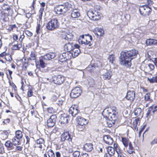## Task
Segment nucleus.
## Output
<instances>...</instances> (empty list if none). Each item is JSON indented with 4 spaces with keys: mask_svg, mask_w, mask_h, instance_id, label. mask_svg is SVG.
<instances>
[{
    "mask_svg": "<svg viewBox=\"0 0 157 157\" xmlns=\"http://www.w3.org/2000/svg\"><path fill=\"white\" fill-rule=\"evenodd\" d=\"M151 94L149 93H147L144 96V100L146 101H149L151 102L152 100L150 98Z\"/></svg>",
    "mask_w": 157,
    "mask_h": 157,
    "instance_id": "c9c22d12",
    "label": "nucleus"
},
{
    "mask_svg": "<svg viewBox=\"0 0 157 157\" xmlns=\"http://www.w3.org/2000/svg\"><path fill=\"white\" fill-rule=\"evenodd\" d=\"M5 145L8 150H11L14 148L13 143L10 140L7 141L5 143Z\"/></svg>",
    "mask_w": 157,
    "mask_h": 157,
    "instance_id": "b1692460",
    "label": "nucleus"
},
{
    "mask_svg": "<svg viewBox=\"0 0 157 157\" xmlns=\"http://www.w3.org/2000/svg\"><path fill=\"white\" fill-rule=\"evenodd\" d=\"M69 112L72 116L75 117L79 112L77 105H72L69 108Z\"/></svg>",
    "mask_w": 157,
    "mask_h": 157,
    "instance_id": "9b49d317",
    "label": "nucleus"
},
{
    "mask_svg": "<svg viewBox=\"0 0 157 157\" xmlns=\"http://www.w3.org/2000/svg\"><path fill=\"white\" fill-rule=\"evenodd\" d=\"M142 109L140 108H138L135 110L134 114L136 116H139L141 115Z\"/></svg>",
    "mask_w": 157,
    "mask_h": 157,
    "instance_id": "f704fd0d",
    "label": "nucleus"
},
{
    "mask_svg": "<svg viewBox=\"0 0 157 157\" xmlns=\"http://www.w3.org/2000/svg\"><path fill=\"white\" fill-rule=\"evenodd\" d=\"M57 98V96L55 94H54L52 97L51 99L52 101H55L56 100Z\"/></svg>",
    "mask_w": 157,
    "mask_h": 157,
    "instance_id": "680f3d73",
    "label": "nucleus"
},
{
    "mask_svg": "<svg viewBox=\"0 0 157 157\" xmlns=\"http://www.w3.org/2000/svg\"><path fill=\"white\" fill-rule=\"evenodd\" d=\"M92 40V36L88 35L86 36V38L84 35H82L80 36L78 41L79 44H82L88 45L89 46L91 45V41Z\"/></svg>",
    "mask_w": 157,
    "mask_h": 157,
    "instance_id": "39448f33",
    "label": "nucleus"
},
{
    "mask_svg": "<svg viewBox=\"0 0 157 157\" xmlns=\"http://www.w3.org/2000/svg\"><path fill=\"white\" fill-rule=\"evenodd\" d=\"M99 6H95L93 10H89L87 14L89 17L94 21L98 20L100 18V8Z\"/></svg>",
    "mask_w": 157,
    "mask_h": 157,
    "instance_id": "20e7f679",
    "label": "nucleus"
},
{
    "mask_svg": "<svg viewBox=\"0 0 157 157\" xmlns=\"http://www.w3.org/2000/svg\"><path fill=\"white\" fill-rule=\"evenodd\" d=\"M80 16V13L78 9H74L71 12V17L73 18H78Z\"/></svg>",
    "mask_w": 157,
    "mask_h": 157,
    "instance_id": "5701e85b",
    "label": "nucleus"
},
{
    "mask_svg": "<svg viewBox=\"0 0 157 157\" xmlns=\"http://www.w3.org/2000/svg\"><path fill=\"white\" fill-rule=\"evenodd\" d=\"M57 120V117L56 115H53L47 120V125L49 128L53 127L55 124Z\"/></svg>",
    "mask_w": 157,
    "mask_h": 157,
    "instance_id": "f8f14e48",
    "label": "nucleus"
},
{
    "mask_svg": "<svg viewBox=\"0 0 157 157\" xmlns=\"http://www.w3.org/2000/svg\"><path fill=\"white\" fill-rule=\"evenodd\" d=\"M147 69L148 71H151L155 68V66L153 64L151 63L148 64L146 65Z\"/></svg>",
    "mask_w": 157,
    "mask_h": 157,
    "instance_id": "4c0bfd02",
    "label": "nucleus"
},
{
    "mask_svg": "<svg viewBox=\"0 0 157 157\" xmlns=\"http://www.w3.org/2000/svg\"><path fill=\"white\" fill-rule=\"evenodd\" d=\"M108 60L110 63L113 64V61L115 60L114 56L113 55H110L108 57Z\"/></svg>",
    "mask_w": 157,
    "mask_h": 157,
    "instance_id": "a19ab883",
    "label": "nucleus"
},
{
    "mask_svg": "<svg viewBox=\"0 0 157 157\" xmlns=\"http://www.w3.org/2000/svg\"><path fill=\"white\" fill-rule=\"evenodd\" d=\"M153 109V105L151 106H150L149 107L146 113L147 117L151 113V111Z\"/></svg>",
    "mask_w": 157,
    "mask_h": 157,
    "instance_id": "8fccbe9b",
    "label": "nucleus"
},
{
    "mask_svg": "<svg viewBox=\"0 0 157 157\" xmlns=\"http://www.w3.org/2000/svg\"><path fill=\"white\" fill-rule=\"evenodd\" d=\"M2 10L5 11L9 12L11 9L10 6L6 3H4L2 6Z\"/></svg>",
    "mask_w": 157,
    "mask_h": 157,
    "instance_id": "c756f323",
    "label": "nucleus"
},
{
    "mask_svg": "<svg viewBox=\"0 0 157 157\" xmlns=\"http://www.w3.org/2000/svg\"><path fill=\"white\" fill-rule=\"evenodd\" d=\"M139 10L141 14L144 16H148L151 11V8L147 5L142 6L140 7Z\"/></svg>",
    "mask_w": 157,
    "mask_h": 157,
    "instance_id": "0eeeda50",
    "label": "nucleus"
},
{
    "mask_svg": "<svg viewBox=\"0 0 157 157\" xmlns=\"http://www.w3.org/2000/svg\"><path fill=\"white\" fill-rule=\"evenodd\" d=\"M40 25L38 24L36 27V32L37 34L40 33Z\"/></svg>",
    "mask_w": 157,
    "mask_h": 157,
    "instance_id": "13d9d810",
    "label": "nucleus"
},
{
    "mask_svg": "<svg viewBox=\"0 0 157 157\" xmlns=\"http://www.w3.org/2000/svg\"><path fill=\"white\" fill-rule=\"evenodd\" d=\"M140 119L139 118H136L133 122V129L136 131L138 130L137 125L139 124Z\"/></svg>",
    "mask_w": 157,
    "mask_h": 157,
    "instance_id": "bb28decb",
    "label": "nucleus"
},
{
    "mask_svg": "<svg viewBox=\"0 0 157 157\" xmlns=\"http://www.w3.org/2000/svg\"><path fill=\"white\" fill-rule=\"evenodd\" d=\"M128 152L130 154H132L134 152L133 147L131 142L129 143Z\"/></svg>",
    "mask_w": 157,
    "mask_h": 157,
    "instance_id": "e433bc0d",
    "label": "nucleus"
},
{
    "mask_svg": "<svg viewBox=\"0 0 157 157\" xmlns=\"http://www.w3.org/2000/svg\"><path fill=\"white\" fill-rule=\"evenodd\" d=\"M82 93L81 89L79 87H77L72 90L70 96L72 98H75L79 96Z\"/></svg>",
    "mask_w": 157,
    "mask_h": 157,
    "instance_id": "1a4fd4ad",
    "label": "nucleus"
},
{
    "mask_svg": "<svg viewBox=\"0 0 157 157\" xmlns=\"http://www.w3.org/2000/svg\"><path fill=\"white\" fill-rule=\"evenodd\" d=\"M16 28V25L14 24L10 25L8 27H7L6 29L10 32L11 31H12L14 29Z\"/></svg>",
    "mask_w": 157,
    "mask_h": 157,
    "instance_id": "ea45409f",
    "label": "nucleus"
},
{
    "mask_svg": "<svg viewBox=\"0 0 157 157\" xmlns=\"http://www.w3.org/2000/svg\"><path fill=\"white\" fill-rule=\"evenodd\" d=\"M104 31L101 28H96L95 29V33L98 36H101L104 33Z\"/></svg>",
    "mask_w": 157,
    "mask_h": 157,
    "instance_id": "cd10ccee",
    "label": "nucleus"
},
{
    "mask_svg": "<svg viewBox=\"0 0 157 157\" xmlns=\"http://www.w3.org/2000/svg\"><path fill=\"white\" fill-rule=\"evenodd\" d=\"M101 66V64L99 61L95 63L91 64L89 65L87 68V70L92 72L94 70L96 67H99Z\"/></svg>",
    "mask_w": 157,
    "mask_h": 157,
    "instance_id": "4468645a",
    "label": "nucleus"
},
{
    "mask_svg": "<svg viewBox=\"0 0 157 157\" xmlns=\"http://www.w3.org/2000/svg\"><path fill=\"white\" fill-rule=\"evenodd\" d=\"M146 125H144L143 127L141 128L140 130V131L139 132V137H140L141 136V133H142V132L143 131L145 127H146Z\"/></svg>",
    "mask_w": 157,
    "mask_h": 157,
    "instance_id": "052dcab7",
    "label": "nucleus"
},
{
    "mask_svg": "<svg viewBox=\"0 0 157 157\" xmlns=\"http://www.w3.org/2000/svg\"><path fill=\"white\" fill-rule=\"evenodd\" d=\"M116 151L117 154L118 156L117 157H123V155L121 152V151L120 149H116Z\"/></svg>",
    "mask_w": 157,
    "mask_h": 157,
    "instance_id": "a18cd8bd",
    "label": "nucleus"
},
{
    "mask_svg": "<svg viewBox=\"0 0 157 157\" xmlns=\"http://www.w3.org/2000/svg\"><path fill=\"white\" fill-rule=\"evenodd\" d=\"M84 149L87 151H91L93 149V145L91 143H86L84 146Z\"/></svg>",
    "mask_w": 157,
    "mask_h": 157,
    "instance_id": "a878e982",
    "label": "nucleus"
},
{
    "mask_svg": "<svg viewBox=\"0 0 157 157\" xmlns=\"http://www.w3.org/2000/svg\"><path fill=\"white\" fill-rule=\"evenodd\" d=\"M25 33L29 36H31L33 35L32 33L28 30L25 31Z\"/></svg>",
    "mask_w": 157,
    "mask_h": 157,
    "instance_id": "bf43d9fd",
    "label": "nucleus"
},
{
    "mask_svg": "<svg viewBox=\"0 0 157 157\" xmlns=\"http://www.w3.org/2000/svg\"><path fill=\"white\" fill-rule=\"evenodd\" d=\"M150 144L151 146H153L155 144H157V138H155L151 142Z\"/></svg>",
    "mask_w": 157,
    "mask_h": 157,
    "instance_id": "6e6d98bb",
    "label": "nucleus"
},
{
    "mask_svg": "<svg viewBox=\"0 0 157 157\" xmlns=\"http://www.w3.org/2000/svg\"><path fill=\"white\" fill-rule=\"evenodd\" d=\"M25 137L26 140L25 145L26 147H29V144L30 138L28 136H25Z\"/></svg>",
    "mask_w": 157,
    "mask_h": 157,
    "instance_id": "49530a36",
    "label": "nucleus"
},
{
    "mask_svg": "<svg viewBox=\"0 0 157 157\" xmlns=\"http://www.w3.org/2000/svg\"><path fill=\"white\" fill-rule=\"evenodd\" d=\"M10 120L9 118H7L6 119H5L3 121V123L5 124H7V123H9L10 122Z\"/></svg>",
    "mask_w": 157,
    "mask_h": 157,
    "instance_id": "0e129e2a",
    "label": "nucleus"
},
{
    "mask_svg": "<svg viewBox=\"0 0 157 157\" xmlns=\"http://www.w3.org/2000/svg\"><path fill=\"white\" fill-rule=\"evenodd\" d=\"M122 141L125 147H127L129 143L128 139L124 137L122 138Z\"/></svg>",
    "mask_w": 157,
    "mask_h": 157,
    "instance_id": "473e14b6",
    "label": "nucleus"
},
{
    "mask_svg": "<svg viewBox=\"0 0 157 157\" xmlns=\"http://www.w3.org/2000/svg\"><path fill=\"white\" fill-rule=\"evenodd\" d=\"M117 108L116 107L112 106L105 109L102 114L104 117L111 121L113 124H114L117 118Z\"/></svg>",
    "mask_w": 157,
    "mask_h": 157,
    "instance_id": "f03ea898",
    "label": "nucleus"
},
{
    "mask_svg": "<svg viewBox=\"0 0 157 157\" xmlns=\"http://www.w3.org/2000/svg\"><path fill=\"white\" fill-rule=\"evenodd\" d=\"M35 147L40 148V150L42 151V153H44V148L45 146L44 144V141L42 138L36 140V143L35 144Z\"/></svg>",
    "mask_w": 157,
    "mask_h": 157,
    "instance_id": "9d476101",
    "label": "nucleus"
},
{
    "mask_svg": "<svg viewBox=\"0 0 157 157\" xmlns=\"http://www.w3.org/2000/svg\"><path fill=\"white\" fill-rule=\"evenodd\" d=\"M103 140L105 143L109 145L112 144L113 142V139L109 135L104 136Z\"/></svg>",
    "mask_w": 157,
    "mask_h": 157,
    "instance_id": "412c9836",
    "label": "nucleus"
},
{
    "mask_svg": "<svg viewBox=\"0 0 157 157\" xmlns=\"http://www.w3.org/2000/svg\"><path fill=\"white\" fill-rule=\"evenodd\" d=\"M107 151L110 156L113 155L115 153V150L114 148L111 146L108 147L107 148Z\"/></svg>",
    "mask_w": 157,
    "mask_h": 157,
    "instance_id": "c85d7f7f",
    "label": "nucleus"
},
{
    "mask_svg": "<svg viewBox=\"0 0 157 157\" xmlns=\"http://www.w3.org/2000/svg\"><path fill=\"white\" fill-rule=\"evenodd\" d=\"M80 157H89V156L87 154L84 153L81 155Z\"/></svg>",
    "mask_w": 157,
    "mask_h": 157,
    "instance_id": "338daca9",
    "label": "nucleus"
},
{
    "mask_svg": "<svg viewBox=\"0 0 157 157\" xmlns=\"http://www.w3.org/2000/svg\"><path fill=\"white\" fill-rule=\"evenodd\" d=\"M76 120L78 124L81 125L85 126L88 122L87 120L80 116L77 117Z\"/></svg>",
    "mask_w": 157,
    "mask_h": 157,
    "instance_id": "a211bd4d",
    "label": "nucleus"
},
{
    "mask_svg": "<svg viewBox=\"0 0 157 157\" xmlns=\"http://www.w3.org/2000/svg\"><path fill=\"white\" fill-rule=\"evenodd\" d=\"M112 75V73L111 71H106L103 74L102 76L104 79L109 80L110 78Z\"/></svg>",
    "mask_w": 157,
    "mask_h": 157,
    "instance_id": "393cba45",
    "label": "nucleus"
},
{
    "mask_svg": "<svg viewBox=\"0 0 157 157\" xmlns=\"http://www.w3.org/2000/svg\"><path fill=\"white\" fill-rule=\"evenodd\" d=\"M64 80V77L60 75H54L52 78V80L53 82L57 85H61L63 83Z\"/></svg>",
    "mask_w": 157,
    "mask_h": 157,
    "instance_id": "6e6552de",
    "label": "nucleus"
},
{
    "mask_svg": "<svg viewBox=\"0 0 157 157\" xmlns=\"http://www.w3.org/2000/svg\"><path fill=\"white\" fill-rule=\"evenodd\" d=\"M80 155V152L75 151L73 154V157H79Z\"/></svg>",
    "mask_w": 157,
    "mask_h": 157,
    "instance_id": "603ef678",
    "label": "nucleus"
},
{
    "mask_svg": "<svg viewBox=\"0 0 157 157\" xmlns=\"http://www.w3.org/2000/svg\"><path fill=\"white\" fill-rule=\"evenodd\" d=\"M48 112L49 113L52 114L55 112V110L52 107H49L48 108Z\"/></svg>",
    "mask_w": 157,
    "mask_h": 157,
    "instance_id": "864d4df0",
    "label": "nucleus"
},
{
    "mask_svg": "<svg viewBox=\"0 0 157 157\" xmlns=\"http://www.w3.org/2000/svg\"><path fill=\"white\" fill-rule=\"evenodd\" d=\"M32 16V14L29 13H26L25 14V17L28 19L30 18Z\"/></svg>",
    "mask_w": 157,
    "mask_h": 157,
    "instance_id": "69168bd1",
    "label": "nucleus"
},
{
    "mask_svg": "<svg viewBox=\"0 0 157 157\" xmlns=\"http://www.w3.org/2000/svg\"><path fill=\"white\" fill-rule=\"evenodd\" d=\"M44 59H43V57L39 59L40 64L39 65L41 68H44L46 67L47 64L44 62Z\"/></svg>",
    "mask_w": 157,
    "mask_h": 157,
    "instance_id": "72a5a7b5",
    "label": "nucleus"
},
{
    "mask_svg": "<svg viewBox=\"0 0 157 157\" xmlns=\"http://www.w3.org/2000/svg\"><path fill=\"white\" fill-rule=\"evenodd\" d=\"M61 141H64L65 140H67L68 141H71L72 138L71 137V135L68 132L63 133L61 136Z\"/></svg>",
    "mask_w": 157,
    "mask_h": 157,
    "instance_id": "6ab92c4d",
    "label": "nucleus"
},
{
    "mask_svg": "<svg viewBox=\"0 0 157 157\" xmlns=\"http://www.w3.org/2000/svg\"><path fill=\"white\" fill-rule=\"evenodd\" d=\"M72 8V5L68 2H66L63 4L56 6L54 10L56 14L60 15L65 13L67 11L71 10Z\"/></svg>",
    "mask_w": 157,
    "mask_h": 157,
    "instance_id": "7ed1b4c3",
    "label": "nucleus"
},
{
    "mask_svg": "<svg viewBox=\"0 0 157 157\" xmlns=\"http://www.w3.org/2000/svg\"><path fill=\"white\" fill-rule=\"evenodd\" d=\"M30 59L32 60H34L35 59V55L33 52H31Z\"/></svg>",
    "mask_w": 157,
    "mask_h": 157,
    "instance_id": "3c124183",
    "label": "nucleus"
},
{
    "mask_svg": "<svg viewBox=\"0 0 157 157\" xmlns=\"http://www.w3.org/2000/svg\"><path fill=\"white\" fill-rule=\"evenodd\" d=\"M148 80L151 83H153L154 82L156 83V76L152 77L151 78H148Z\"/></svg>",
    "mask_w": 157,
    "mask_h": 157,
    "instance_id": "c03bdc74",
    "label": "nucleus"
},
{
    "mask_svg": "<svg viewBox=\"0 0 157 157\" xmlns=\"http://www.w3.org/2000/svg\"><path fill=\"white\" fill-rule=\"evenodd\" d=\"M84 125H80L78 124L77 126V128L79 131H82L85 128Z\"/></svg>",
    "mask_w": 157,
    "mask_h": 157,
    "instance_id": "5fc2aeb1",
    "label": "nucleus"
},
{
    "mask_svg": "<svg viewBox=\"0 0 157 157\" xmlns=\"http://www.w3.org/2000/svg\"><path fill=\"white\" fill-rule=\"evenodd\" d=\"M69 52H63L60 54L59 56V61L61 62H65L66 60L69 59Z\"/></svg>",
    "mask_w": 157,
    "mask_h": 157,
    "instance_id": "2eb2a0df",
    "label": "nucleus"
},
{
    "mask_svg": "<svg viewBox=\"0 0 157 157\" xmlns=\"http://www.w3.org/2000/svg\"><path fill=\"white\" fill-rule=\"evenodd\" d=\"M14 44L12 47V49L14 50H18L21 48L22 47V44H16L14 42Z\"/></svg>",
    "mask_w": 157,
    "mask_h": 157,
    "instance_id": "58836bf2",
    "label": "nucleus"
},
{
    "mask_svg": "<svg viewBox=\"0 0 157 157\" xmlns=\"http://www.w3.org/2000/svg\"><path fill=\"white\" fill-rule=\"evenodd\" d=\"M138 53V51L134 49L122 51L119 58L120 64L127 67H130L131 61L136 57Z\"/></svg>",
    "mask_w": 157,
    "mask_h": 157,
    "instance_id": "f257e3e1",
    "label": "nucleus"
},
{
    "mask_svg": "<svg viewBox=\"0 0 157 157\" xmlns=\"http://www.w3.org/2000/svg\"><path fill=\"white\" fill-rule=\"evenodd\" d=\"M5 59L6 61H10L12 59L10 55V54H6L5 56Z\"/></svg>",
    "mask_w": 157,
    "mask_h": 157,
    "instance_id": "09e8293b",
    "label": "nucleus"
},
{
    "mask_svg": "<svg viewBox=\"0 0 157 157\" xmlns=\"http://www.w3.org/2000/svg\"><path fill=\"white\" fill-rule=\"evenodd\" d=\"M59 24L57 19H52L47 24L46 27L48 30L52 31L57 29Z\"/></svg>",
    "mask_w": 157,
    "mask_h": 157,
    "instance_id": "423d86ee",
    "label": "nucleus"
},
{
    "mask_svg": "<svg viewBox=\"0 0 157 157\" xmlns=\"http://www.w3.org/2000/svg\"><path fill=\"white\" fill-rule=\"evenodd\" d=\"M20 139L17 138L16 137L14 136L12 139V143L14 145H19L20 144Z\"/></svg>",
    "mask_w": 157,
    "mask_h": 157,
    "instance_id": "2f4dec72",
    "label": "nucleus"
},
{
    "mask_svg": "<svg viewBox=\"0 0 157 157\" xmlns=\"http://www.w3.org/2000/svg\"><path fill=\"white\" fill-rule=\"evenodd\" d=\"M33 95V90L31 89H29L27 93V96L28 97H31Z\"/></svg>",
    "mask_w": 157,
    "mask_h": 157,
    "instance_id": "4d7b16f0",
    "label": "nucleus"
},
{
    "mask_svg": "<svg viewBox=\"0 0 157 157\" xmlns=\"http://www.w3.org/2000/svg\"><path fill=\"white\" fill-rule=\"evenodd\" d=\"M75 47H79V45L77 44H74L72 42H69L66 44L64 46V49L67 51V52H71Z\"/></svg>",
    "mask_w": 157,
    "mask_h": 157,
    "instance_id": "ddd939ff",
    "label": "nucleus"
},
{
    "mask_svg": "<svg viewBox=\"0 0 157 157\" xmlns=\"http://www.w3.org/2000/svg\"><path fill=\"white\" fill-rule=\"evenodd\" d=\"M153 39H149L147 40L146 41V43L147 45L153 44Z\"/></svg>",
    "mask_w": 157,
    "mask_h": 157,
    "instance_id": "37998d69",
    "label": "nucleus"
},
{
    "mask_svg": "<svg viewBox=\"0 0 157 157\" xmlns=\"http://www.w3.org/2000/svg\"><path fill=\"white\" fill-rule=\"evenodd\" d=\"M79 48V47H75L70 52H69V54L71 55L74 58H75L78 56L80 52Z\"/></svg>",
    "mask_w": 157,
    "mask_h": 157,
    "instance_id": "f3484780",
    "label": "nucleus"
},
{
    "mask_svg": "<svg viewBox=\"0 0 157 157\" xmlns=\"http://www.w3.org/2000/svg\"><path fill=\"white\" fill-rule=\"evenodd\" d=\"M56 56L55 53L50 52L45 55L43 57V59L44 60H49L54 58Z\"/></svg>",
    "mask_w": 157,
    "mask_h": 157,
    "instance_id": "4be33fe9",
    "label": "nucleus"
},
{
    "mask_svg": "<svg viewBox=\"0 0 157 157\" xmlns=\"http://www.w3.org/2000/svg\"><path fill=\"white\" fill-rule=\"evenodd\" d=\"M25 37V36L24 35V34L21 35L19 39V40L21 42L22 41L23 39Z\"/></svg>",
    "mask_w": 157,
    "mask_h": 157,
    "instance_id": "774afa93",
    "label": "nucleus"
},
{
    "mask_svg": "<svg viewBox=\"0 0 157 157\" xmlns=\"http://www.w3.org/2000/svg\"><path fill=\"white\" fill-rule=\"evenodd\" d=\"M135 97V93L134 91H129L127 92L125 98L128 100L133 101Z\"/></svg>",
    "mask_w": 157,
    "mask_h": 157,
    "instance_id": "dca6fc26",
    "label": "nucleus"
},
{
    "mask_svg": "<svg viewBox=\"0 0 157 157\" xmlns=\"http://www.w3.org/2000/svg\"><path fill=\"white\" fill-rule=\"evenodd\" d=\"M69 119V116L66 114H64L61 115L59 121L61 124H65L68 122V120Z\"/></svg>",
    "mask_w": 157,
    "mask_h": 157,
    "instance_id": "aec40b11",
    "label": "nucleus"
},
{
    "mask_svg": "<svg viewBox=\"0 0 157 157\" xmlns=\"http://www.w3.org/2000/svg\"><path fill=\"white\" fill-rule=\"evenodd\" d=\"M17 138L21 139L23 137L22 132L20 130H17L15 132V136Z\"/></svg>",
    "mask_w": 157,
    "mask_h": 157,
    "instance_id": "7c9ffc66",
    "label": "nucleus"
},
{
    "mask_svg": "<svg viewBox=\"0 0 157 157\" xmlns=\"http://www.w3.org/2000/svg\"><path fill=\"white\" fill-rule=\"evenodd\" d=\"M113 148L115 150V151H116V149H120L118 147L117 144L115 143H114L113 144Z\"/></svg>",
    "mask_w": 157,
    "mask_h": 157,
    "instance_id": "e2e57ef3",
    "label": "nucleus"
},
{
    "mask_svg": "<svg viewBox=\"0 0 157 157\" xmlns=\"http://www.w3.org/2000/svg\"><path fill=\"white\" fill-rule=\"evenodd\" d=\"M44 8H43L42 7H41L40 9V10L39 11V20H41L42 17L43 12L44 11Z\"/></svg>",
    "mask_w": 157,
    "mask_h": 157,
    "instance_id": "79ce46f5",
    "label": "nucleus"
},
{
    "mask_svg": "<svg viewBox=\"0 0 157 157\" xmlns=\"http://www.w3.org/2000/svg\"><path fill=\"white\" fill-rule=\"evenodd\" d=\"M48 155L49 157H54L55 156L54 153L53 151L51 149L49 150L48 151Z\"/></svg>",
    "mask_w": 157,
    "mask_h": 157,
    "instance_id": "de8ad7c7",
    "label": "nucleus"
}]
</instances>
